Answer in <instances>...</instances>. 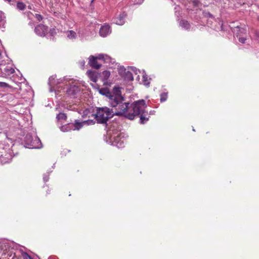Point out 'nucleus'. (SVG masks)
<instances>
[{
	"instance_id": "obj_1",
	"label": "nucleus",
	"mask_w": 259,
	"mask_h": 259,
	"mask_svg": "<svg viewBox=\"0 0 259 259\" xmlns=\"http://www.w3.org/2000/svg\"><path fill=\"white\" fill-rule=\"evenodd\" d=\"M122 88L114 87V116H119L133 120L136 116L145 113L147 105L144 100L135 101L130 106L126 102L121 90Z\"/></svg>"
},
{
	"instance_id": "obj_2",
	"label": "nucleus",
	"mask_w": 259,
	"mask_h": 259,
	"mask_svg": "<svg viewBox=\"0 0 259 259\" xmlns=\"http://www.w3.org/2000/svg\"><path fill=\"white\" fill-rule=\"evenodd\" d=\"M92 109H87L83 111V117H88L89 118L93 117L97 122L99 124H105L107 130L106 135L104 136V141L110 145H113L112 134L113 130L112 129V124L107 123L109 119L113 116L112 109H110L107 107H96L95 113L94 109L91 111Z\"/></svg>"
},
{
	"instance_id": "obj_3",
	"label": "nucleus",
	"mask_w": 259,
	"mask_h": 259,
	"mask_svg": "<svg viewBox=\"0 0 259 259\" xmlns=\"http://www.w3.org/2000/svg\"><path fill=\"white\" fill-rule=\"evenodd\" d=\"M117 69L119 75L124 81H132L133 80V74L132 72H133L136 75L138 74L139 73H141L139 70L134 67L128 66L126 69L124 66H120L118 64Z\"/></svg>"
},
{
	"instance_id": "obj_4",
	"label": "nucleus",
	"mask_w": 259,
	"mask_h": 259,
	"mask_svg": "<svg viewBox=\"0 0 259 259\" xmlns=\"http://www.w3.org/2000/svg\"><path fill=\"white\" fill-rule=\"evenodd\" d=\"M11 62V60L7 55L6 59L0 61V70L4 76H10L15 72Z\"/></svg>"
},
{
	"instance_id": "obj_5",
	"label": "nucleus",
	"mask_w": 259,
	"mask_h": 259,
	"mask_svg": "<svg viewBox=\"0 0 259 259\" xmlns=\"http://www.w3.org/2000/svg\"><path fill=\"white\" fill-rule=\"evenodd\" d=\"M25 147L29 149H39L42 147L40 139L35 136L34 138L30 135L27 134L24 139Z\"/></svg>"
},
{
	"instance_id": "obj_6",
	"label": "nucleus",
	"mask_w": 259,
	"mask_h": 259,
	"mask_svg": "<svg viewBox=\"0 0 259 259\" xmlns=\"http://www.w3.org/2000/svg\"><path fill=\"white\" fill-rule=\"evenodd\" d=\"M56 76L52 75L50 77L49 79L48 84L50 87V92H53L55 90V88L56 86L61 83H62L63 81L68 80V78L66 77H64L63 79H56Z\"/></svg>"
},
{
	"instance_id": "obj_7",
	"label": "nucleus",
	"mask_w": 259,
	"mask_h": 259,
	"mask_svg": "<svg viewBox=\"0 0 259 259\" xmlns=\"http://www.w3.org/2000/svg\"><path fill=\"white\" fill-rule=\"evenodd\" d=\"M48 31V26L39 24L36 26L35 28V32L38 35L40 36H45Z\"/></svg>"
},
{
	"instance_id": "obj_8",
	"label": "nucleus",
	"mask_w": 259,
	"mask_h": 259,
	"mask_svg": "<svg viewBox=\"0 0 259 259\" xmlns=\"http://www.w3.org/2000/svg\"><path fill=\"white\" fill-rule=\"evenodd\" d=\"M88 63L90 67L96 69H99L102 66V64L99 63L95 56L93 55L90 56L89 58Z\"/></svg>"
},
{
	"instance_id": "obj_9",
	"label": "nucleus",
	"mask_w": 259,
	"mask_h": 259,
	"mask_svg": "<svg viewBox=\"0 0 259 259\" xmlns=\"http://www.w3.org/2000/svg\"><path fill=\"white\" fill-rule=\"evenodd\" d=\"M111 31L112 29L111 27L108 24H105L101 27L99 31V34L101 36L104 37L110 34L111 33Z\"/></svg>"
},
{
	"instance_id": "obj_10",
	"label": "nucleus",
	"mask_w": 259,
	"mask_h": 259,
	"mask_svg": "<svg viewBox=\"0 0 259 259\" xmlns=\"http://www.w3.org/2000/svg\"><path fill=\"white\" fill-rule=\"evenodd\" d=\"M79 92L78 87L75 84H71L67 89V94L72 97H75L77 94Z\"/></svg>"
},
{
	"instance_id": "obj_11",
	"label": "nucleus",
	"mask_w": 259,
	"mask_h": 259,
	"mask_svg": "<svg viewBox=\"0 0 259 259\" xmlns=\"http://www.w3.org/2000/svg\"><path fill=\"white\" fill-rule=\"evenodd\" d=\"M124 141L125 139L123 136H121V134H118L116 137H114V146L118 148H122L124 146Z\"/></svg>"
},
{
	"instance_id": "obj_12",
	"label": "nucleus",
	"mask_w": 259,
	"mask_h": 259,
	"mask_svg": "<svg viewBox=\"0 0 259 259\" xmlns=\"http://www.w3.org/2000/svg\"><path fill=\"white\" fill-rule=\"evenodd\" d=\"M95 121L94 120H87L81 122H79L77 120H75L74 123V130L80 129L84 124L92 125L94 124Z\"/></svg>"
},
{
	"instance_id": "obj_13",
	"label": "nucleus",
	"mask_w": 259,
	"mask_h": 259,
	"mask_svg": "<svg viewBox=\"0 0 259 259\" xmlns=\"http://www.w3.org/2000/svg\"><path fill=\"white\" fill-rule=\"evenodd\" d=\"M87 74L91 81L96 82L98 77V73L96 71L89 70L87 72Z\"/></svg>"
},
{
	"instance_id": "obj_14",
	"label": "nucleus",
	"mask_w": 259,
	"mask_h": 259,
	"mask_svg": "<svg viewBox=\"0 0 259 259\" xmlns=\"http://www.w3.org/2000/svg\"><path fill=\"white\" fill-rule=\"evenodd\" d=\"M99 93L102 95L105 96L109 98L110 99L112 100L113 96L112 95L111 93L110 92L109 89L107 88H101L99 90Z\"/></svg>"
},
{
	"instance_id": "obj_15",
	"label": "nucleus",
	"mask_w": 259,
	"mask_h": 259,
	"mask_svg": "<svg viewBox=\"0 0 259 259\" xmlns=\"http://www.w3.org/2000/svg\"><path fill=\"white\" fill-rule=\"evenodd\" d=\"M138 116L140 117V123L141 124H144L148 121L149 116L148 115V112L145 111L141 114H140Z\"/></svg>"
},
{
	"instance_id": "obj_16",
	"label": "nucleus",
	"mask_w": 259,
	"mask_h": 259,
	"mask_svg": "<svg viewBox=\"0 0 259 259\" xmlns=\"http://www.w3.org/2000/svg\"><path fill=\"white\" fill-rule=\"evenodd\" d=\"M126 16V14L124 13H122L120 14L119 17L116 18L115 23L119 25H123L125 22V18Z\"/></svg>"
},
{
	"instance_id": "obj_17",
	"label": "nucleus",
	"mask_w": 259,
	"mask_h": 259,
	"mask_svg": "<svg viewBox=\"0 0 259 259\" xmlns=\"http://www.w3.org/2000/svg\"><path fill=\"white\" fill-rule=\"evenodd\" d=\"M67 38L70 40H74L77 38V34L73 30H68L65 32Z\"/></svg>"
},
{
	"instance_id": "obj_18",
	"label": "nucleus",
	"mask_w": 259,
	"mask_h": 259,
	"mask_svg": "<svg viewBox=\"0 0 259 259\" xmlns=\"http://www.w3.org/2000/svg\"><path fill=\"white\" fill-rule=\"evenodd\" d=\"M74 124H67L63 125L60 127L61 131L63 132H68L71 130H75L74 129Z\"/></svg>"
},
{
	"instance_id": "obj_19",
	"label": "nucleus",
	"mask_w": 259,
	"mask_h": 259,
	"mask_svg": "<svg viewBox=\"0 0 259 259\" xmlns=\"http://www.w3.org/2000/svg\"><path fill=\"white\" fill-rule=\"evenodd\" d=\"M236 31L237 32V35H246L247 33V29L246 27H236Z\"/></svg>"
},
{
	"instance_id": "obj_20",
	"label": "nucleus",
	"mask_w": 259,
	"mask_h": 259,
	"mask_svg": "<svg viewBox=\"0 0 259 259\" xmlns=\"http://www.w3.org/2000/svg\"><path fill=\"white\" fill-rule=\"evenodd\" d=\"M143 75V79L142 81V83L146 87H149L150 85V79H148V77L147 75L145 73V71H143L142 72Z\"/></svg>"
},
{
	"instance_id": "obj_21",
	"label": "nucleus",
	"mask_w": 259,
	"mask_h": 259,
	"mask_svg": "<svg viewBox=\"0 0 259 259\" xmlns=\"http://www.w3.org/2000/svg\"><path fill=\"white\" fill-rule=\"evenodd\" d=\"M26 8V5L22 2L18 1L17 2L16 8L17 10L20 11H23Z\"/></svg>"
},
{
	"instance_id": "obj_22",
	"label": "nucleus",
	"mask_w": 259,
	"mask_h": 259,
	"mask_svg": "<svg viewBox=\"0 0 259 259\" xmlns=\"http://www.w3.org/2000/svg\"><path fill=\"white\" fill-rule=\"evenodd\" d=\"M180 25L185 29L188 30L190 28V25L188 21L182 20L180 22Z\"/></svg>"
},
{
	"instance_id": "obj_23",
	"label": "nucleus",
	"mask_w": 259,
	"mask_h": 259,
	"mask_svg": "<svg viewBox=\"0 0 259 259\" xmlns=\"http://www.w3.org/2000/svg\"><path fill=\"white\" fill-rule=\"evenodd\" d=\"M110 75V72L109 71L105 70L103 71L102 74V77L103 80H107Z\"/></svg>"
},
{
	"instance_id": "obj_24",
	"label": "nucleus",
	"mask_w": 259,
	"mask_h": 259,
	"mask_svg": "<svg viewBox=\"0 0 259 259\" xmlns=\"http://www.w3.org/2000/svg\"><path fill=\"white\" fill-rule=\"evenodd\" d=\"M56 118H57V119L58 120H66V118H67V116L65 114L63 113H59L57 115V117Z\"/></svg>"
},
{
	"instance_id": "obj_25",
	"label": "nucleus",
	"mask_w": 259,
	"mask_h": 259,
	"mask_svg": "<svg viewBox=\"0 0 259 259\" xmlns=\"http://www.w3.org/2000/svg\"><path fill=\"white\" fill-rule=\"evenodd\" d=\"M237 37L238 38L239 41L242 44L246 43V40H247V38L246 36H244V35H237Z\"/></svg>"
},
{
	"instance_id": "obj_26",
	"label": "nucleus",
	"mask_w": 259,
	"mask_h": 259,
	"mask_svg": "<svg viewBox=\"0 0 259 259\" xmlns=\"http://www.w3.org/2000/svg\"><path fill=\"white\" fill-rule=\"evenodd\" d=\"M0 88H12V87L6 82L0 81Z\"/></svg>"
},
{
	"instance_id": "obj_27",
	"label": "nucleus",
	"mask_w": 259,
	"mask_h": 259,
	"mask_svg": "<svg viewBox=\"0 0 259 259\" xmlns=\"http://www.w3.org/2000/svg\"><path fill=\"white\" fill-rule=\"evenodd\" d=\"M167 98V94L166 93H162L160 95V101L161 102H164L166 100Z\"/></svg>"
},
{
	"instance_id": "obj_28",
	"label": "nucleus",
	"mask_w": 259,
	"mask_h": 259,
	"mask_svg": "<svg viewBox=\"0 0 259 259\" xmlns=\"http://www.w3.org/2000/svg\"><path fill=\"white\" fill-rule=\"evenodd\" d=\"M24 80V78H22V76H20V77H18V78L16 79V78H14L13 79V81L16 83H20L21 82H22L23 81V80Z\"/></svg>"
},
{
	"instance_id": "obj_29",
	"label": "nucleus",
	"mask_w": 259,
	"mask_h": 259,
	"mask_svg": "<svg viewBox=\"0 0 259 259\" xmlns=\"http://www.w3.org/2000/svg\"><path fill=\"white\" fill-rule=\"evenodd\" d=\"M105 57H107V56H105L103 54H99L97 56H96L95 57L97 58V60L104 61L105 59Z\"/></svg>"
},
{
	"instance_id": "obj_30",
	"label": "nucleus",
	"mask_w": 259,
	"mask_h": 259,
	"mask_svg": "<svg viewBox=\"0 0 259 259\" xmlns=\"http://www.w3.org/2000/svg\"><path fill=\"white\" fill-rule=\"evenodd\" d=\"M5 2L8 3L10 5H14L16 3L15 0H3Z\"/></svg>"
},
{
	"instance_id": "obj_31",
	"label": "nucleus",
	"mask_w": 259,
	"mask_h": 259,
	"mask_svg": "<svg viewBox=\"0 0 259 259\" xmlns=\"http://www.w3.org/2000/svg\"><path fill=\"white\" fill-rule=\"evenodd\" d=\"M49 173H47L46 174H45L43 177V180L45 182H47L49 181Z\"/></svg>"
},
{
	"instance_id": "obj_32",
	"label": "nucleus",
	"mask_w": 259,
	"mask_h": 259,
	"mask_svg": "<svg viewBox=\"0 0 259 259\" xmlns=\"http://www.w3.org/2000/svg\"><path fill=\"white\" fill-rule=\"evenodd\" d=\"M49 33L51 36H53L56 33V30L55 28H52L50 30Z\"/></svg>"
},
{
	"instance_id": "obj_33",
	"label": "nucleus",
	"mask_w": 259,
	"mask_h": 259,
	"mask_svg": "<svg viewBox=\"0 0 259 259\" xmlns=\"http://www.w3.org/2000/svg\"><path fill=\"white\" fill-rule=\"evenodd\" d=\"M35 17L39 21L42 20V16L40 14H36Z\"/></svg>"
},
{
	"instance_id": "obj_34",
	"label": "nucleus",
	"mask_w": 259,
	"mask_h": 259,
	"mask_svg": "<svg viewBox=\"0 0 259 259\" xmlns=\"http://www.w3.org/2000/svg\"><path fill=\"white\" fill-rule=\"evenodd\" d=\"M23 253V259H32V258L29 255H28V253Z\"/></svg>"
},
{
	"instance_id": "obj_35",
	"label": "nucleus",
	"mask_w": 259,
	"mask_h": 259,
	"mask_svg": "<svg viewBox=\"0 0 259 259\" xmlns=\"http://www.w3.org/2000/svg\"><path fill=\"white\" fill-rule=\"evenodd\" d=\"M4 13L0 11V22H2V21L4 20Z\"/></svg>"
},
{
	"instance_id": "obj_36",
	"label": "nucleus",
	"mask_w": 259,
	"mask_h": 259,
	"mask_svg": "<svg viewBox=\"0 0 259 259\" xmlns=\"http://www.w3.org/2000/svg\"><path fill=\"white\" fill-rule=\"evenodd\" d=\"M79 63H80L81 66L83 68L84 66V65H85V61L84 60L81 61Z\"/></svg>"
},
{
	"instance_id": "obj_37",
	"label": "nucleus",
	"mask_w": 259,
	"mask_h": 259,
	"mask_svg": "<svg viewBox=\"0 0 259 259\" xmlns=\"http://www.w3.org/2000/svg\"><path fill=\"white\" fill-rule=\"evenodd\" d=\"M19 251L20 252L22 257H23V253H27V252H25L22 248H20L19 249Z\"/></svg>"
},
{
	"instance_id": "obj_38",
	"label": "nucleus",
	"mask_w": 259,
	"mask_h": 259,
	"mask_svg": "<svg viewBox=\"0 0 259 259\" xmlns=\"http://www.w3.org/2000/svg\"><path fill=\"white\" fill-rule=\"evenodd\" d=\"M144 0H138V1L136 3L137 4H141L143 2Z\"/></svg>"
},
{
	"instance_id": "obj_39",
	"label": "nucleus",
	"mask_w": 259,
	"mask_h": 259,
	"mask_svg": "<svg viewBox=\"0 0 259 259\" xmlns=\"http://www.w3.org/2000/svg\"><path fill=\"white\" fill-rule=\"evenodd\" d=\"M10 161H11V159H9V160H7V161H3V162L4 163H7V162H10Z\"/></svg>"
},
{
	"instance_id": "obj_40",
	"label": "nucleus",
	"mask_w": 259,
	"mask_h": 259,
	"mask_svg": "<svg viewBox=\"0 0 259 259\" xmlns=\"http://www.w3.org/2000/svg\"><path fill=\"white\" fill-rule=\"evenodd\" d=\"M193 131L194 132L195 131V129L194 128H193Z\"/></svg>"
}]
</instances>
